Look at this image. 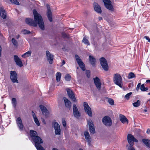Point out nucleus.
Listing matches in <instances>:
<instances>
[{
	"label": "nucleus",
	"mask_w": 150,
	"mask_h": 150,
	"mask_svg": "<svg viewBox=\"0 0 150 150\" xmlns=\"http://www.w3.org/2000/svg\"><path fill=\"white\" fill-rule=\"evenodd\" d=\"M89 60L90 63L93 66H94L96 64V59L92 56L90 55L89 57Z\"/></svg>",
	"instance_id": "obj_24"
},
{
	"label": "nucleus",
	"mask_w": 150,
	"mask_h": 150,
	"mask_svg": "<svg viewBox=\"0 0 150 150\" xmlns=\"http://www.w3.org/2000/svg\"><path fill=\"white\" fill-rule=\"evenodd\" d=\"M30 133L32 139L38 136L37 132L35 131L30 130Z\"/></svg>",
	"instance_id": "obj_27"
},
{
	"label": "nucleus",
	"mask_w": 150,
	"mask_h": 150,
	"mask_svg": "<svg viewBox=\"0 0 150 150\" xmlns=\"http://www.w3.org/2000/svg\"><path fill=\"white\" fill-rule=\"evenodd\" d=\"M63 99L65 103V105L66 107L69 110L71 109V103L70 100H68L66 97H64Z\"/></svg>",
	"instance_id": "obj_21"
},
{
	"label": "nucleus",
	"mask_w": 150,
	"mask_h": 150,
	"mask_svg": "<svg viewBox=\"0 0 150 150\" xmlns=\"http://www.w3.org/2000/svg\"><path fill=\"white\" fill-rule=\"evenodd\" d=\"M32 140L37 150H45L41 145L43 143V141L40 137L38 136Z\"/></svg>",
	"instance_id": "obj_2"
},
{
	"label": "nucleus",
	"mask_w": 150,
	"mask_h": 150,
	"mask_svg": "<svg viewBox=\"0 0 150 150\" xmlns=\"http://www.w3.org/2000/svg\"><path fill=\"white\" fill-rule=\"evenodd\" d=\"M148 94V95H150V93H149Z\"/></svg>",
	"instance_id": "obj_61"
},
{
	"label": "nucleus",
	"mask_w": 150,
	"mask_h": 150,
	"mask_svg": "<svg viewBox=\"0 0 150 150\" xmlns=\"http://www.w3.org/2000/svg\"><path fill=\"white\" fill-rule=\"evenodd\" d=\"M66 90L69 98L72 100L74 102H75L76 101V99L74 93L69 88H67Z\"/></svg>",
	"instance_id": "obj_13"
},
{
	"label": "nucleus",
	"mask_w": 150,
	"mask_h": 150,
	"mask_svg": "<svg viewBox=\"0 0 150 150\" xmlns=\"http://www.w3.org/2000/svg\"><path fill=\"white\" fill-rule=\"evenodd\" d=\"M10 1L13 4H16L19 5V3L17 0H10Z\"/></svg>",
	"instance_id": "obj_41"
},
{
	"label": "nucleus",
	"mask_w": 150,
	"mask_h": 150,
	"mask_svg": "<svg viewBox=\"0 0 150 150\" xmlns=\"http://www.w3.org/2000/svg\"><path fill=\"white\" fill-rule=\"evenodd\" d=\"M94 10L98 13H101L102 12L101 8L100 6L96 3L94 4Z\"/></svg>",
	"instance_id": "obj_22"
},
{
	"label": "nucleus",
	"mask_w": 150,
	"mask_h": 150,
	"mask_svg": "<svg viewBox=\"0 0 150 150\" xmlns=\"http://www.w3.org/2000/svg\"><path fill=\"white\" fill-rule=\"evenodd\" d=\"M75 57L76 61L79 67L82 70L85 71V66L83 63L81 59L77 54H76Z\"/></svg>",
	"instance_id": "obj_11"
},
{
	"label": "nucleus",
	"mask_w": 150,
	"mask_h": 150,
	"mask_svg": "<svg viewBox=\"0 0 150 150\" xmlns=\"http://www.w3.org/2000/svg\"><path fill=\"white\" fill-rule=\"evenodd\" d=\"M108 102L111 105H113L114 104V100L110 98H109L108 99Z\"/></svg>",
	"instance_id": "obj_40"
},
{
	"label": "nucleus",
	"mask_w": 150,
	"mask_h": 150,
	"mask_svg": "<svg viewBox=\"0 0 150 150\" xmlns=\"http://www.w3.org/2000/svg\"><path fill=\"white\" fill-rule=\"evenodd\" d=\"M62 36L64 37H65V38H68V35L65 33H63L62 34Z\"/></svg>",
	"instance_id": "obj_50"
},
{
	"label": "nucleus",
	"mask_w": 150,
	"mask_h": 150,
	"mask_svg": "<svg viewBox=\"0 0 150 150\" xmlns=\"http://www.w3.org/2000/svg\"><path fill=\"white\" fill-rule=\"evenodd\" d=\"M16 122L20 130L21 131L23 130V125L21 118L20 117H18L16 120Z\"/></svg>",
	"instance_id": "obj_18"
},
{
	"label": "nucleus",
	"mask_w": 150,
	"mask_h": 150,
	"mask_svg": "<svg viewBox=\"0 0 150 150\" xmlns=\"http://www.w3.org/2000/svg\"><path fill=\"white\" fill-rule=\"evenodd\" d=\"M0 16L3 19L6 18V13L5 11L0 12Z\"/></svg>",
	"instance_id": "obj_34"
},
{
	"label": "nucleus",
	"mask_w": 150,
	"mask_h": 150,
	"mask_svg": "<svg viewBox=\"0 0 150 150\" xmlns=\"http://www.w3.org/2000/svg\"><path fill=\"white\" fill-rule=\"evenodd\" d=\"M100 64L103 68L105 71L108 69V66L106 60L103 57H102L100 59Z\"/></svg>",
	"instance_id": "obj_4"
},
{
	"label": "nucleus",
	"mask_w": 150,
	"mask_h": 150,
	"mask_svg": "<svg viewBox=\"0 0 150 150\" xmlns=\"http://www.w3.org/2000/svg\"><path fill=\"white\" fill-rule=\"evenodd\" d=\"M120 120L123 123H125L126 122L127 124L128 123V120L126 117L123 115H120Z\"/></svg>",
	"instance_id": "obj_28"
},
{
	"label": "nucleus",
	"mask_w": 150,
	"mask_h": 150,
	"mask_svg": "<svg viewBox=\"0 0 150 150\" xmlns=\"http://www.w3.org/2000/svg\"><path fill=\"white\" fill-rule=\"evenodd\" d=\"M32 113L35 122L38 126L40 125V123L39 121L37 118L35 113H34L33 111L32 112Z\"/></svg>",
	"instance_id": "obj_26"
},
{
	"label": "nucleus",
	"mask_w": 150,
	"mask_h": 150,
	"mask_svg": "<svg viewBox=\"0 0 150 150\" xmlns=\"http://www.w3.org/2000/svg\"><path fill=\"white\" fill-rule=\"evenodd\" d=\"M135 77V74L133 72H130L129 73L128 78L129 79H131Z\"/></svg>",
	"instance_id": "obj_38"
},
{
	"label": "nucleus",
	"mask_w": 150,
	"mask_h": 150,
	"mask_svg": "<svg viewBox=\"0 0 150 150\" xmlns=\"http://www.w3.org/2000/svg\"><path fill=\"white\" fill-rule=\"evenodd\" d=\"M52 125L55 130V134L57 135H59L61 133L60 125L57 122L54 121L52 123Z\"/></svg>",
	"instance_id": "obj_8"
},
{
	"label": "nucleus",
	"mask_w": 150,
	"mask_h": 150,
	"mask_svg": "<svg viewBox=\"0 0 150 150\" xmlns=\"http://www.w3.org/2000/svg\"><path fill=\"white\" fill-rule=\"evenodd\" d=\"M73 112L78 110V109L76 106V105L75 104H74L73 105Z\"/></svg>",
	"instance_id": "obj_43"
},
{
	"label": "nucleus",
	"mask_w": 150,
	"mask_h": 150,
	"mask_svg": "<svg viewBox=\"0 0 150 150\" xmlns=\"http://www.w3.org/2000/svg\"><path fill=\"white\" fill-rule=\"evenodd\" d=\"M11 42L14 45H16L17 42L16 40L14 38H13L12 39Z\"/></svg>",
	"instance_id": "obj_44"
},
{
	"label": "nucleus",
	"mask_w": 150,
	"mask_h": 150,
	"mask_svg": "<svg viewBox=\"0 0 150 150\" xmlns=\"http://www.w3.org/2000/svg\"><path fill=\"white\" fill-rule=\"evenodd\" d=\"M1 45H0V57L1 56Z\"/></svg>",
	"instance_id": "obj_53"
},
{
	"label": "nucleus",
	"mask_w": 150,
	"mask_h": 150,
	"mask_svg": "<svg viewBox=\"0 0 150 150\" xmlns=\"http://www.w3.org/2000/svg\"><path fill=\"white\" fill-rule=\"evenodd\" d=\"M105 7L108 10L113 11V6L111 4L112 2L110 0H103Z\"/></svg>",
	"instance_id": "obj_12"
},
{
	"label": "nucleus",
	"mask_w": 150,
	"mask_h": 150,
	"mask_svg": "<svg viewBox=\"0 0 150 150\" xmlns=\"http://www.w3.org/2000/svg\"><path fill=\"white\" fill-rule=\"evenodd\" d=\"M71 76L69 74H66L64 77L65 80L67 81H70L71 80Z\"/></svg>",
	"instance_id": "obj_37"
},
{
	"label": "nucleus",
	"mask_w": 150,
	"mask_h": 150,
	"mask_svg": "<svg viewBox=\"0 0 150 150\" xmlns=\"http://www.w3.org/2000/svg\"><path fill=\"white\" fill-rule=\"evenodd\" d=\"M141 104V101L139 100H138L136 102L133 103H132L133 106L135 107H137L139 106Z\"/></svg>",
	"instance_id": "obj_32"
},
{
	"label": "nucleus",
	"mask_w": 150,
	"mask_h": 150,
	"mask_svg": "<svg viewBox=\"0 0 150 150\" xmlns=\"http://www.w3.org/2000/svg\"><path fill=\"white\" fill-rule=\"evenodd\" d=\"M82 42L84 43L85 44H86L87 45H90V44L88 40L85 37L83 38V40H82Z\"/></svg>",
	"instance_id": "obj_35"
},
{
	"label": "nucleus",
	"mask_w": 150,
	"mask_h": 150,
	"mask_svg": "<svg viewBox=\"0 0 150 150\" xmlns=\"http://www.w3.org/2000/svg\"><path fill=\"white\" fill-rule=\"evenodd\" d=\"M31 53V51H29L22 55V57L23 58H26L30 56Z\"/></svg>",
	"instance_id": "obj_30"
},
{
	"label": "nucleus",
	"mask_w": 150,
	"mask_h": 150,
	"mask_svg": "<svg viewBox=\"0 0 150 150\" xmlns=\"http://www.w3.org/2000/svg\"><path fill=\"white\" fill-rule=\"evenodd\" d=\"M132 94V92H130L127 94L125 96V98L127 99L128 100L129 99L130 96Z\"/></svg>",
	"instance_id": "obj_46"
},
{
	"label": "nucleus",
	"mask_w": 150,
	"mask_h": 150,
	"mask_svg": "<svg viewBox=\"0 0 150 150\" xmlns=\"http://www.w3.org/2000/svg\"><path fill=\"white\" fill-rule=\"evenodd\" d=\"M79 150H83V149L81 148H80L79 149Z\"/></svg>",
	"instance_id": "obj_60"
},
{
	"label": "nucleus",
	"mask_w": 150,
	"mask_h": 150,
	"mask_svg": "<svg viewBox=\"0 0 150 150\" xmlns=\"http://www.w3.org/2000/svg\"><path fill=\"white\" fill-rule=\"evenodd\" d=\"M143 142L148 147L150 148V140L146 139H142Z\"/></svg>",
	"instance_id": "obj_25"
},
{
	"label": "nucleus",
	"mask_w": 150,
	"mask_h": 150,
	"mask_svg": "<svg viewBox=\"0 0 150 150\" xmlns=\"http://www.w3.org/2000/svg\"><path fill=\"white\" fill-rule=\"evenodd\" d=\"M74 117L76 118H79L81 116V113L78 110L73 112Z\"/></svg>",
	"instance_id": "obj_31"
},
{
	"label": "nucleus",
	"mask_w": 150,
	"mask_h": 150,
	"mask_svg": "<svg viewBox=\"0 0 150 150\" xmlns=\"http://www.w3.org/2000/svg\"><path fill=\"white\" fill-rule=\"evenodd\" d=\"M150 131V130L149 129H148L146 131V133L149 134V133Z\"/></svg>",
	"instance_id": "obj_54"
},
{
	"label": "nucleus",
	"mask_w": 150,
	"mask_h": 150,
	"mask_svg": "<svg viewBox=\"0 0 150 150\" xmlns=\"http://www.w3.org/2000/svg\"><path fill=\"white\" fill-rule=\"evenodd\" d=\"M132 146L130 145L129 146L127 145V150H135L134 147H132Z\"/></svg>",
	"instance_id": "obj_45"
},
{
	"label": "nucleus",
	"mask_w": 150,
	"mask_h": 150,
	"mask_svg": "<svg viewBox=\"0 0 150 150\" xmlns=\"http://www.w3.org/2000/svg\"><path fill=\"white\" fill-rule=\"evenodd\" d=\"M146 82L147 83H150V80H147L146 81Z\"/></svg>",
	"instance_id": "obj_55"
},
{
	"label": "nucleus",
	"mask_w": 150,
	"mask_h": 150,
	"mask_svg": "<svg viewBox=\"0 0 150 150\" xmlns=\"http://www.w3.org/2000/svg\"><path fill=\"white\" fill-rule=\"evenodd\" d=\"M127 139L128 143L130 145L133 146L134 142H137L138 140L135 138L131 134H128L127 135Z\"/></svg>",
	"instance_id": "obj_9"
},
{
	"label": "nucleus",
	"mask_w": 150,
	"mask_h": 150,
	"mask_svg": "<svg viewBox=\"0 0 150 150\" xmlns=\"http://www.w3.org/2000/svg\"><path fill=\"white\" fill-rule=\"evenodd\" d=\"M144 111L145 112H146L147 111L146 109H145L144 110Z\"/></svg>",
	"instance_id": "obj_59"
},
{
	"label": "nucleus",
	"mask_w": 150,
	"mask_h": 150,
	"mask_svg": "<svg viewBox=\"0 0 150 150\" xmlns=\"http://www.w3.org/2000/svg\"><path fill=\"white\" fill-rule=\"evenodd\" d=\"M83 107L85 111L89 116H92V114L91 108L88 105L87 103L84 102L83 103Z\"/></svg>",
	"instance_id": "obj_7"
},
{
	"label": "nucleus",
	"mask_w": 150,
	"mask_h": 150,
	"mask_svg": "<svg viewBox=\"0 0 150 150\" xmlns=\"http://www.w3.org/2000/svg\"><path fill=\"white\" fill-rule=\"evenodd\" d=\"M46 57L47 60L48 61L49 63L51 64L52 63L53 59L54 56L51 54L48 50L46 51Z\"/></svg>",
	"instance_id": "obj_14"
},
{
	"label": "nucleus",
	"mask_w": 150,
	"mask_h": 150,
	"mask_svg": "<svg viewBox=\"0 0 150 150\" xmlns=\"http://www.w3.org/2000/svg\"><path fill=\"white\" fill-rule=\"evenodd\" d=\"M13 106L15 108H16L17 104L16 100L15 98H13L11 100Z\"/></svg>",
	"instance_id": "obj_33"
},
{
	"label": "nucleus",
	"mask_w": 150,
	"mask_h": 150,
	"mask_svg": "<svg viewBox=\"0 0 150 150\" xmlns=\"http://www.w3.org/2000/svg\"><path fill=\"white\" fill-rule=\"evenodd\" d=\"M0 12H2V11H5V10L4 9V8L3 7H0Z\"/></svg>",
	"instance_id": "obj_51"
},
{
	"label": "nucleus",
	"mask_w": 150,
	"mask_h": 150,
	"mask_svg": "<svg viewBox=\"0 0 150 150\" xmlns=\"http://www.w3.org/2000/svg\"><path fill=\"white\" fill-rule=\"evenodd\" d=\"M33 13L34 21L33 19L27 18L25 19L26 23L29 25L33 27L37 26L38 24L41 30H44V24L42 16L35 9L33 10Z\"/></svg>",
	"instance_id": "obj_1"
},
{
	"label": "nucleus",
	"mask_w": 150,
	"mask_h": 150,
	"mask_svg": "<svg viewBox=\"0 0 150 150\" xmlns=\"http://www.w3.org/2000/svg\"><path fill=\"white\" fill-rule=\"evenodd\" d=\"M75 57L76 61L79 67L82 70L85 71V66L83 63L81 59L77 54H76Z\"/></svg>",
	"instance_id": "obj_10"
},
{
	"label": "nucleus",
	"mask_w": 150,
	"mask_h": 150,
	"mask_svg": "<svg viewBox=\"0 0 150 150\" xmlns=\"http://www.w3.org/2000/svg\"><path fill=\"white\" fill-rule=\"evenodd\" d=\"M47 14L49 20L51 22L52 21V12L50 10V8L49 5H47Z\"/></svg>",
	"instance_id": "obj_15"
},
{
	"label": "nucleus",
	"mask_w": 150,
	"mask_h": 150,
	"mask_svg": "<svg viewBox=\"0 0 150 150\" xmlns=\"http://www.w3.org/2000/svg\"><path fill=\"white\" fill-rule=\"evenodd\" d=\"M94 83L97 89L99 90L101 88V83L100 79L97 77L93 79Z\"/></svg>",
	"instance_id": "obj_16"
},
{
	"label": "nucleus",
	"mask_w": 150,
	"mask_h": 150,
	"mask_svg": "<svg viewBox=\"0 0 150 150\" xmlns=\"http://www.w3.org/2000/svg\"><path fill=\"white\" fill-rule=\"evenodd\" d=\"M52 150H58L57 149L53 148V149H52Z\"/></svg>",
	"instance_id": "obj_57"
},
{
	"label": "nucleus",
	"mask_w": 150,
	"mask_h": 150,
	"mask_svg": "<svg viewBox=\"0 0 150 150\" xmlns=\"http://www.w3.org/2000/svg\"><path fill=\"white\" fill-rule=\"evenodd\" d=\"M62 74L60 72H58L56 74V80L57 82L60 81L61 78V77Z\"/></svg>",
	"instance_id": "obj_29"
},
{
	"label": "nucleus",
	"mask_w": 150,
	"mask_h": 150,
	"mask_svg": "<svg viewBox=\"0 0 150 150\" xmlns=\"http://www.w3.org/2000/svg\"><path fill=\"white\" fill-rule=\"evenodd\" d=\"M98 19H99V21H100V20H101L102 19V17H99L98 18Z\"/></svg>",
	"instance_id": "obj_56"
},
{
	"label": "nucleus",
	"mask_w": 150,
	"mask_h": 150,
	"mask_svg": "<svg viewBox=\"0 0 150 150\" xmlns=\"http://www.w3.org/2000/svg\"><path fill=\"white\" fill-rule=\"evenodd\" d=\"M86 76L88 78H89L90 77V72L89 71H88L86 72Z\"/></svg>",
	"instance_id": "obj_47"
},
{
	"label": "nucleus",
	"mask_w": 150,
	"mask_h": 150,
	"mask_svg": "<svg viewBox=\"0 0 150 150\" xmlns=\"http://www.w3.org/2000/svg\"><path fill=\"white\" fill-rule=\"evenodd\" d=\"M144 38L146 39V40H148V41L149 42H150V39L149 38V37L147 36H145L144 37Z\"/></svg>",
	"instance_id": "obj_48"
},
{
	"label": "nucleus",
	"mask_w": 150,
	"mask_h": 150,
	"mask_svg": "<svg viewBox=\"0 0 150 150\" xmlns=\"http://www.w3.org/2000/svg\"><path fill=\"white\" fill-rule=\"evenodd\" d=\"M89 128L90 132L92 134H94L95 133V131L94 126V127H91Z\"/></svg>",
	"instance_id": "obj_39"
},
{
	"label": "nucleus",
	"mask_w": 150,
	"mask_h": 150,
	"mask_svg": "<svg viewBox=\"0 0 150 150\" xmlns=\"http://www.w3.org/2000/svg\"><path fill=\"white\" fill-rule=\"evenodd\" d=\"M87 122L89 126V128L91 127H93L94 126L92 121L91 120H88Z\"/></svg>",
	"instance_id": "obj_36"
},
{
	"label": "nucleus",
	"mask_w": 150,
	"mask_h": 150,
	"mask_svg": "<svg viewBox=\"0 0 150 150\" xmlns=\"http://www.w3.org/2000/svg\"><path fill=\"white\" fill-rule=\"evenodd\" d=\"M22 32L24 34H29L30 33V31L26 30H22Z\"/></svg>",
	"instance_id": "obj_42"
},
{
	"label": "nucleus",
	"mask_w": 150,
	"mask_h": 150,
	"mask_svg": "<svg viewBox=\"0 0 150 150\" xmlns=\"http://www.w3.org/2000/svg\"><path fill=\"white\" fill-rule=\"evenodd\" d=\"M65 61L63 60L62 61L61 66H63L65 64Z\"/></svg>",
	"instance_id": "obj_52"
},
{
	"label": "nucleus",
	"mask_w": 150,
	"mask_h": 150,
	"mask_svg": "<svg viewBox=\"0 0 150 150\" xmlns=\"http://www.w3.org/2000/svg\"><path fill=\"white\" fill-rule=\"evenodd\" d=\"M62 124L64 127H66V123L65 120H62Z\"/></svg>",
	"instance_id": "obj_49"
},
{
	"label": "nucleus",
	"mask_w": 150,
	"mask_h": 150,
	"mask_svg": "<svg viewBox=\"0 0 150 150\" xmlns=\"http://www.w3.org/2000/svg\"><path fill=\"white\" fill-rule=\"evenodd\" d=\"M103 124L106 126H110L112 124V122L111 118L108 116H105L102 120Z\"/></svg>",
	"instance_id": "obj_5"
},
{
	"label": "nucleus",
	"mask_w": 150,
	"mask_h": 150,
	"mask_svg": "<svg viewBox=\"0 0 150 150\" xmlns=\"http://www.w3.org/2000/svg\"><path fill=\"white\" fill-rule=\"evenodd\" d=\"M84 134L85 139L87 140L89 145H90L91 144V137L89 133L87 131H86L84 132Z\"/></svg>",
	"instance_id": "obj_23"
},
{
	"label": "nucleus",
	"mask_w": 150,
	"mask_h": 150,
	"mask_svg": "<svg viewBox=\"0 0 150 150\" xmlns=\"http://www.w3.org/2000/svg\"><path fill=\"white\" fill-rule=\"evenodd\" d=\"M113 80L114 83L121 88L122 87V78L121 76L118 74L114 75Z\"/></svg>",
	"instance_id": "obj_3"
},
{
	"label": "nucleus",
	"mask_w": 150,
	"mask_h": 150,
	"mask_svg": "<svg viewBox=\"0 0 150 150\" xmlns=\"http://www.w3.org/2000/svg\"><path fill=\"white\" fill-rule=\"evenodd\" d=\"M14 59L16 64L19 67H21L23 66L21 60L17 55H14Z\"/></svg>",
	"instance_id": "obj_17"
},
{
	"label": "nucleus",
	"mask_w": 150,
	"mask_h": 150,
	"mask_svg": "<svg viewBox=\"0 0 150 150\" xmlns=\"http://www.w3.org/2000/svg\"><path fill=\"white\" fill-rule=\"evenodd\" d=\"M40 107L41 110L42 114L46 116H47L49 115V112L46 108L42 105H40Z\"/></svg>",
	"instance_id": "obj_20"
},
{
	"label": "nucleus",
	"mask_w": 150,
	"mask_h": 150,
	"mask_svg": "<svg viewBox=\"0 0 150 150\" xmlns=\"http://www.w3.org/2000/svg\"><path fill=\"white\" fill-rule=\"evenodd\" d=\"M19 37V35H18L17 36V39H18Z\"/></svg>",
	"instance_id": "obj_58"
},
{
	"label": "nucleus",
	"mask_w": 150,
	"mask_h": 150,
	"mask_svg": "<svg viewBox=\"0 0 150 150\" xmlns=\"http://www.w3.org/2000/svg\"><path fill=\"white\" fill-rule=\"evenodd\" d=\"M10 78L13 83H18L17 80V74L16 71H10Z\"/></svg>",
	"instance_id": "obj_6"
},
{
	"label": "nucleus",
	"mask_w": 150,
	"mask_h": 150,
	"mask_svg": "<svg viewBox=\"0 0 150 150\" xmlns=\"http://www.w3.org/2000/svg\"><path fill=\"white\" fill-rule=\"evenodd\" d=\"M140 87L141 90L142 91H146L148 90V87H145L144 86V84H142L141 85V83H139L137 84L136 88V90L138 91Z\"/></svg>",
	"instance_id": "obj_19"
}]
</instances>
